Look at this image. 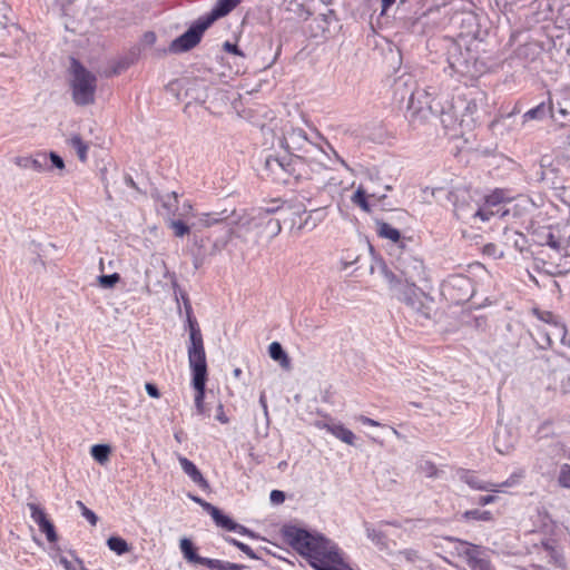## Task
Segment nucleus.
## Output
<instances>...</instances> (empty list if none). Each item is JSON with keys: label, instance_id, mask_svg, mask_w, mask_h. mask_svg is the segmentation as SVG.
<instances>
[{"label": "nucleus", "instance_id": "obj_1", "mask_svg": "<svg viewBox=\"0 0 570 570\" xmlns=\"http://www.w3.org/2000/svg\"><path fill=\"white\" fill-rule=\"evenodd\" d=\"M282 537L301 556L308 558L316 570H353L344 562L338 547L323 534L296 525H284Z\"/></svg>", "mask_w": 570, "mask_h": 570}, {"label": "nucleus", "instance_id": "obj_2", "mask_svg": "<svg viewBox=\"0 0 570 570\" xmlns=\"http://www.w3.org/2000/svg\"><path fill=\"white\" fill-rule=\"evenodd\" d=\"M281 146L288 153V157L298 158L304 161V168L309 167L312 171L333 169L332 165L320 160L314 153H328L318 146L317 141L309 139L304 129L293 127L285 128L281 138Z\"/></svg>", "mask_w": 570, "mask_h": 570}, {"label": "nucleus", "instance_id": "obj_3", "mask_svg": "<svg viewBox=\"0 0 570 570\" xmlns=\"http://www.w3.org/2000/svg\"><path fill=\"white\" fill-rule=\"evenodd\" d=\"M532 314L537 322L533 324L530 335L538 348H551L554 340L564 337L567 325L561 316L540 308H533Z\"/></svg>", "mask_w": 570, "mask_h": 570}, {"label": "nucleus", "instance_id": "obj_4", "mask_svg": "<svg viewBox=\"0 0 570 570\" xmlns=\"http://www.w3.org/2000/svg\"><path fill=\"white\" fill-rule=\"evenodd\" d=\"M70 88L72 100L77 106H88L95 102L97 77L79 60L70 61Z\"/></svg>", "mask_w": 570, "mask_h": 570}, {"label": "nucleus", "instance_id": "obj_5", "mask_svg": "<svg viewBox=\"0 0 570 570\" xmlns=\"http://www.w3.org/2000/svg\"><path fill=\"white\" fill-rule=\"evenodd\" d=\"M264 170L273 180L286 183L288 177L301 179L307 176L304 169V161L298 158L266 156Z\"/></svg>", "mask_w": 570, "mask_h": 570}, {"label": "nucleus", "instance_id": "obj_6", "mask_svg": "<svg viewBox=\"0 0 570 570\" xmlns=\"http://www.w3.org/2000/svg\"><path fill=\"white\" fill-rule=\"evenodd\" d=\"M433 95L434 92H430L428 89H415L409 97L407 107L416 111H421L426 108L434 116H440L442 118V122L446 121L444 117H448L450 120H452L454 117L453 106L449 101H445V105H443V97H432Z\"/></svg>", "mask_w": 570, "mask_h": 570}, {"label": "nucleus", "instance_id": "obj_7", "mask_svg": "<svg viewBox=\"0 0 570 570\" xmlns=\"http://www.w3.org/2000/svg\"><path fill=\"white\" fill-rule=\"evenodd\" d=\"M570 168V151L556 158L544 155L540 159V180L553 188H559L566 180V171Z\"/></svg>", "mask_w": 570, "mask_h": 570}, {"label": "nucleus", "instance_id": "obj_8", "mask_svg": "<svg viewBox=\"0 0 570 570\" xmlns=\"http://www.w3.org/2000/svg\"><path fill=\"white\" fill-rule=\"evenodd\" d=\"M188 363L191 372V381H207V362L204 347V340L200 331L193 330L189 333L187 346Z\"/></svg>", "mask_w": 570, "mask_h": 570}, {"label": "nucleus", "instance_id": "obj_9", "mask_svg": "<svg viewBox=\"0 0 570 570\" xmlns=\"http://www.w3.org/2000/svg\"><path fill=\"white\" fill-rule=\"evenodd\" d=\"M396 269L404 277V282L429 283V272L422 258L409 250H402L396 258Z\"/></svg>", "mask_w": 570, "mask_h": 570}, {"label": "nucleus", "instance_id": "obj_10", "mask_svg": "<svg viewBox=\"0 0 570 570\" xmlns=\"http://www.w3.org/2000/svg\"><path fill=\"white\" fill-rule=\"evenodd\" d=\"M442 295L453 304L468 302L473 295L472 279L462 274L450 275L441 285Z\"/></svg>", "mask_w": 570, "mask_h": 570}, {"label": "nucleus", "instance_id": "obj_11", "mask_svg": "<svg viewBox=\"0 0 570 570\" xmlns=\"http://www.w3.org/2000/svg\"><path fill=\"white\" fill-rule=\"evenodd\" d=\"M209 27L208 22L199 17L181 36L171 41L168 51L180 53L193 49L200 42L204 32Z\"/></svg>", "mask_w": 570, "mask_h": 570}, {"label": "nucleus", "instance_id": "obj_12", "mask_svg": "<svg viewBox=\"0 0 570 570\" xmlns=\"http://www.w3.org/2000/svg\"><path fill=\"white\" fill-rule=\"evenodd\" d=\"M417 283L404 282L399 283L395 295L399 301L404 303L413 312L429 317V307L424 304L422 297L425 296L424 292L416 286Z\"/></svg>", "mask_w": 570, "mask_h": 570}, {"label": "nucleus", "instance_id": "obj_13", "mask_svg": "<svg viewBox=\"0 0 570 570\" xmlns=\"http://www.w3.org/2000/svg\"><path fill=\"white\" fill-rule=\"evenodd\" d=\"M27 507L30 510L31 519L39 527V530L46 534L47 540L50 543L56 542L58 540L56 528L53 523L48 519L45 510L35 502H29Z\"/></svg>", "mask_w": 570, "mask_h": 570}, {"label": "nucleus", "instance_id": "obj_14", "mask_svg": "<svg viewBox=\"0 0 570 570\" xmlns=\"http://www.w3.org/2000/svg\"><path fill=\"white\" fill-rule=\"evenodd\" d=\"M13 163L23 169H32L37 173L49 170L47 153H37L35 156H17Z\"/></svg>", "mask_w": 570, "mask_h": 570}, {"label": "nucleus", "instance_id": "obj_15", "mask_svg": "<svg viewBox=\"0 0 570 570\" xmlns=\"http://www.w3.org/2000/svg\"><path fill=\"white\" fill-rule=\"evenodd\" d=\"M320 429L326 430L328 433L334 435L336 439L341 440L342 442L348 444V445H355L356 436L355 434L345 428L341 423H334V422H317L316 424Z\"/></svg>", "mask_w": 570, "mask_h": 570}, {"label": "nucleus", "instance_id": "obj_16", "mask_svg": "<svg viewBox=\"0 0 570 570\" xmlns=\"http://www.w3.org/2000/svg\"><path fill=\"white\" fill-rule=\"evenodd\" d=\"M240 2L242 0H217L210 12L202 17L212 26L217 19L230 13Z\"/></svg>", "mask_w": 570, "mask_h": 570}, {"label": "nucleus", "instance_id": "obj_17", "mask_svg": "<svg viewBox=\"0 0 570 570\" xmlns=\"http://www.w3.org/2000/svg\"><path fill=\"white\" fill-rule=\"evenodd\" d=\"M178 461L184 473L187 474L195 484H197L202 490L209 489L208 481L204 478L199 469L190 460L179 455Z\"/></svg>", "mask_w": 570, "mask_h": 570}, {"label": "nucleus", "instance_id": "obj_18", "mask_svg": "<svg viewBox=\"0 0 570 570\" xmlns=\"http://www.w3.org/2000/svg\"><path fill=\"white\" fill-rule=\"evenodd\" d=\"M459 478L462 482L466 483L473 490L481 491H498L495 484L481 480L474 472L469 470H461L458 472Z\"/></svg>", "mask_w": 570, "mask_h": 570}, {"label": "nucleus", "instance_id": "obj_19", "mask_svg": "<svg viewBox=\"0 0 570 570\" xmlns=\"http://www.w3.org/2000/svg\"><path fill=\"white\" fill-rule=\"evenodd\" d=\"M554 117L553 114V104L551 98L549 97L547 101L540 102L538 106L529 109L527 112L523 114V122H527L529 120H542L546 117Z\"/></svg>", "mask_w": 570, "mask_h": 570}, {"label": "nucleus", "instance_id": "obj_20", "mask_svg": "<svg viewBox=\"0 0 570 570\" xmlns=\"http://www.w3.org/2000/svg\"><path fill=\"white\" fill-rule=\"evenodd\" d=\"M508 213V210H501V208L492 209L488 207L487 204L479 205L475 203V208H472L470 213H462L460 210V215L466 217V216H474L475 219H480L482 222H489L492 216H504Z\"/></svg>", "mask_w": 570, "mask_h": 570}, {"label": "nucleus", "instance_id": "obj_21", "mask_svg": "<svg viewBox=\"0 0 570 570\" xmlns=\"http://www.w3.org/2000/svg\"><path fill=\"white\" fill-rule=\"evenodd\" d=\"M317 138L322 141L318 142V146H322L327 153L328 156L323 153H314V155L324 163V160L321 158H326L331 164L333 163H340L343 167L346 169H350L347 163L337 154V151L334 149V147L318 132L316 134Z\"/></svg>", "mask_w": 570, "mask_h": 570}, {"label": "nucleus", "instance_id": "obj_22", "mask_svg": "<svg viewBox=\"0 0 570 570\" xmlns=\"http://www.w3.org/2000/svg\"><path fill=\"white\" fill-rule=\"evenodd\" d=\"M450 540L456 543L455 553L460 558L464 559L466 564L471 561L470 557H475L483 548L482 546L473 544L460 539L450 538Z\"/></svg>", "mask_w": 570, "mask_h": 570}, {"label": "nucleus", "instance_id": "obj_23", "mask_svg": "<svg viewBox=\"0 0 570 570\" xmlns=\"http://www.w3.org/2000/svg\"><path fill=\"white\" fill-rule=\"evenodd\" d=\"M471 561L468 563L470 570H497L492 564L489 551L482 548L475 557H470Z\"/></svg>", "mask_w": 570, "mask_h": 570}, {"label": "nucleus", "instance_id": "obj_24", "mask_svg": "<svg viewBox=\"0 0 570 570\" xmlns=\"http://www.w3.org/2000/svg\"><path fill=\"white\" fill-rule=\"evenodd\" d=\"M511 200L508 191L504 189L497 188L484 197V204L492 209L501 208L503 210V204Z\"/></svg>", "mask_w": 570, "mask_h": 570}, {"label": "nucleus", "instance_id": "obj_25", "mask_svg": "<svg viewBox=\"0 0 570 570\" xmlns=\"http://www.w3.org/2000/svg\"><path fill=\"white\" fill-rule=\"evenodd\" d=\"M373 198L376 202H381L386 197L385 194L376 195L375 193L366 195L365 190L362 188H357V190L354 193L352 200L354 204L360 206L365 213H371V204L367 198Z\"/></svg>", "mask_w": 570, "mask_h": 570}, {"label": "nucleus", "instance_id": "obj_26", "mask_svg": "<svg viewBox=\"0 0 570 570\" xmlns=\"http://www.w3.org/2000/svg\"><path fill=\"white\" fill-rule=\"evenodd\" d=\"M179 548H180V551H181L184 558L188 562L200 564L202 561H204V557L199 556L196 552V548H195V546H194V543L191 542L190 539L183 538L180 540Z\"/></svg>", "mask_w": 570, "mask_h": 570}, {"label": "nucleus", "instance_id": "obj_27", "mask_svg": "<svg viewBox=\"0 0 570 570\" xmlns=\"http://www.w3.org/2000/svg\"><path fill=\"white\" fill-rule=\"evenodd\" d=\"M255 209H252L250 213H246L243 216L238 217L234 223L239 226L246 228L247 230L258 229V233L265 228L266 220H254Z\"/></svg>", "mask_w": 570, "mask_h": 570}, {"label": "nucleus", "instance_id": "obj_28", "mask_svg": "<svg viewBox=\"0 0 570 570\" xmlns=\"http://www.w3.org/2000/svg\"><path fill=\"white\" fill-rule=\"evenodd\" d=\"M365 533L368 540H371L376 547L380 549H384L387 547L386 534L380 530L374 528L370 522H364Z\"/></svg>", "mask_w": 570, "mask_h": 570}, {"label": "nucleus", "instance_id": "obj_29", "mask_svg": "<svg viewBox=\"0 0 570 570\" xmlns=\"http://www.w3.org/2000/svg\"><path fill=\"white\" fill-rule=\"evenodd\" d=\"M305 218L303 219V227L308 229L315 228L321 222H323L326 217V208L321 207L316 209H312L309 212H305Z\"/></svg>", "mask_w": 570, "mask_h": 570}, {"label": "nucleus", "instance_id": "obj_30", "mask_svg": "<svg viewBox=\"0 0 570 570\" xmlns=\"http://www.w3.org/2000/svg\"><path fill=\"white\" fill-rule=\"evenodd\" d=\"M206 382L207 381H191V385L196 392L195 394V407H196V412L197 414L199 415H204L205 414V404H204V400H205V390H206Z\"/></svg>", "mask_w": 570, "mask_h": 570}, {"label": "nucleus", "instance_id": "obj_31", "mask_svg": "<svg viewBox=\"0 0 570 570\" xmlns=\"http://www.w3.org/2000/svg\"><path fill=\"white\" fill-rule=\"evenodd\" d=\"M161 207L166 210L168 218L175 217L178 209V195L176 191L168 193L160 197Z\"/></svg>", "mask_w": 570, "mask_h": 570}, {"label": "nucleus", "instance_id": "obj_32", "mask_svg": "<svg viewBox=\"0 0 570 570\" xmlns=\"http://www.w3.org/2000/svg\"><path fill=\"white\" fill-rule=\"evenodd\" d=\"M268 353L269 356L276 361L279 362L281 366L287 368L289 367V358L284 351L283 346L278 342H273L268 346Z\"/></svg>", "mask_w": 570, "mask_h": 570}, {"label": "nucleus", "instance_id": "obj_33", "mask_svg": "<svg viewBox=\"0 0 570 570\" xmlns=\"http://www.w3.org/2000/svg\"><path fill=\"white\" fill-rule=\"evenodd\" d=\"M209 514L218 527H220L227 531H233V529H235L236 522L233 519H230L228 515L224 514L215 505L212 509V511L209 512Z\"/></svg>", "mask_w": 570, "mask_h": 570}, {"label": "nucleus", "instance_id": "obj_34", "mask_svg": "<svg viewBox=\"0 0 570 570\" xmlns=\"http://www.w3.org/2000/svg\"><path fill=\"white\" fill-rule=\"evenodd\" d=\"M68 144L76 150L79 160L85 163L87 160V153L89 148L88 144L85 142L79 135H72L68 139Z\"/></svg>", "mask_w": 570, "mask_h": 570}, {"label": "nucleus", "instance_id": "obj_35", "mask_svg": "<svg viewBox=\"0 0 570 570\" xmlns=\"http://www.w3.org/2000/svg\"><path fill=\"white\" fill-rule=\"evenodd\" d=\"M377 234L380 237L391 239L394 243L401 239L400 230L385 222H377Z\"/></svg>", "mask_w": 570, "mask_h": 570}, {"label": "nucleus", "instance_id": "obj_36", "mask_svg": "<svg viewBox=\"0 0 570 570\" xmlns=\"http://www.w3.org/2000/svg\"><path fill=\"white\" fill-rule=\"evenodd\" d=\"M111 449L108 444H95L91 446V456L100 464L108 461Z\"/></svg>", "mask_w": 570, "mask_h": 570}, {"label": "nucleus", "instance_id": "obj_37", "mask_svg": "<svg viewBox=\"0 0 570 570\" xmlns=\"http://www.w3.org/2000/svg\"><path fill=\"white\" fill-rule=\"evenodd\" d=\"M108 548L117 553L118 556H122L129 551V546L126 540L120 537H110L107 540Z\"/></svg>", "mask_w": 570, "mask_h": 570}, {"label": "nucleus", "instance_id": "obj_38", "mask_svg": "<svg viewBox=\"0 0 570 570\" xmlns=\"http://www.w3.org/2000/svg\"><path fill=\"white\" fill-rule=\"evenodd\" d=\"M559 233L560 229H551L548 228L542 232V245H548L550 248L556 250V247H561V243H559Z\"/></svg>", "mask_w": 570, "mask_h": 570}, {"label": "nucleus", "instance_id": "obj_39", "mask_svg": "<svg viewBox=\"0 0 570 570\" xmlns=\"http://www.w3.org/2000/svg\"><path fill=\"white\" fill-rule=\"evenodd\" d=\"M462 519L465 521H490L492 520V513L488 510L472 509L463 512Z\"/></svg>", "mask_w": 570, "mask_h": 570}, {"label": "nucleus", "instance_id": "obj_40", "mask_svg": "<svg viewBox=\"0 0 570 570\" xmlns=\"http://www.w3.org/2000/svg\"><path fill=\"white\" fill-rule=\"evenodd\" d=\"M228 216L226 215V210H223L220 213H206L203 214L199 218V222L205 227H210L215 224H218L225 219H227Z\"/></svg>", "mask_w": 570, "mask_h": 570}, {"label": "nucleus", "instance_id": "obj_41", "mask_svg": "<svg viewBox=\"0 0 570 570\" xmlns=\"http://www.w3.org/2000/svg\"><path fill=\"white\" fill-rule=\"evenodd\" d=\"M181 297L184 301V308H185V313H186V321L188 324L189 333H193L194 328H195V331H200L197 320L194 316L193 307H191V304H190L188 297L186 295H183Z\"/></svg>", "mask_w": 570, "mask_h": 570}, {"label": "nucleus", "instance_id": "obj_42", "mask_svg": "<svg viewBox=\"0 0 570 570\" xmlns=\"http://www.w3.org/2000/svg\"><path fill=\"white\" fill-rule=\"evenodd\" d=\"M266 225L263 230L259 232L261 235L266 234L268 237L273 238L277 236L282 230V225L279 219L276 218H265Z\"/></svg>", "mask_w": 570, "mask_h": 570}, {"label": "nucleus", "instance_id": "obj_43", "mask_svg": "<svg viewBox=\"0 0 570 570\" xmlns=\"http://www.w3.org/2000/svg\"><path fill=\"white\" fill-rule=\"evenodd\" d=\"M168 226L174 230L176 237H184L189 234L190 228L180 219L168 218Z\"/></svg>", "mask_w": 570, "mask_h": 570}, {"label": "nucleus", "instance_id": "obj_44", "mask_svg": "<svg viewBox=\"0 0 570 570\" xmlns=\"http://www.w3.org/2000/svg\"><path fill=\"white\" fill-rule=\"evenodd\" d=\"M559 243H561V247H556V252L559 253L563 257L570 256V234L566 235V233H559Z\"/></svg>", "mask_w": 570, "mask_h": 570}, {"label": "nucleus", "instance_id": "obj_45", "mask_svg": "<svg viewBox=\"0 0 570 570\" xmlns=\"http://www.w3.org/2000/svg\"><path fill=\"white\" fill-rule=\"evenodd\" d=\"M558 483L563 489H570V464H562L558 475Z\"/></svg>", "mask_w": 570, "mask_h": 570}, {"label": "nucleus", "instance_id": "obj_46", "mask_svg": "<svg viewBox=\"0 0 570 570\" xmlns=\"http://www.w3.org/2000/svg\"><path fill=\"white\" fill-rule=\"evenodd\" d=\"M120 281V275L118 273H112L109 275H101L98 277L99 285L102 288H111Z\"/></svg>", "mask_w": 570, "mask_h": 570}, {"label": "nucleus", "instance_id": "obj_47", "mask_svg": "<svg viewBox=\"0 0 570 570\" xmlns=\"http://www.w3.org/2000/svg\"><path fill=\"white\" fill-rule=\"evenodd\" d=\"M472 208H475V204H458L455 203L454 204V214L455 216L461 219V220H470V219H474V216H462L460 215V210H462V213H470Z\"/></svg>", "mask_w": 570, "mask_h": 570}, {"label": "nucleus", "instance_id": "obj_48", "mask_svg": "<svg viewBox=\"0 0 570 570\" xmlns=\"http://www.w3.org/2000/svg\"><path fill=\"white\" fill-rule=\"evenodd\" d=\"M279 209V207L256 208L254 220H265V218H272V215Z\"/></svg>", "mask_w": 570, "mask_h": 570}, {"label": "nucleus", "instance_id": "obj_49", "mask_svg": "<svg viewBox=\"0 0 570 570\" xmlns=\"http://www.w3.org/2000/svg\"><path fill=\"white\" fill-rule=\"evenodd\" d=\"M420 470L428 478H434V476L438 475V468L431 461H423V462H421Z\"/></svg>", "mask_w": 570, "mask_h": 570}, {"label": "nucleus", "instance_id": "obj_50", "mask_svg": "<svg viewBox=\"0 0 570 570\" xmlns=\"http://www.w3.org/2000/svg\"><path fill=\"white\" fill-rule=\"evenodd\" d=\"M77 504L81 508V514L82 517L88 520V522L91 524V525H96L97 522H98V517L97 514L88 509L81 501H77Z\"/></svg>", "mask_w": 570, "mask_h": 570}, {"label": "nucleus", "instance_id": "obj_51", "mask_svg": "<svg viewBox=\"0 0 570 570\" xmlns=\"http://www.w3.org/2000/svg\"><path fill=\"white\" fill-rule=\"evenodd\" d=\"M48 161H51V167H55L57 169L62 170L65 168V161L55 151H50L47 154Z\"/></svg>", "mask_w": 570, "mask_h": 570}, {"label": "nucleus", "instance_id": "obj_52", "mask_svg": "<svg viewBox=\"0 0 570 570\" xmlns=\"http://www.w3.org/2000/svg\"><path fill=\"white\" fill-rule=\"evenodd\" d=\"M523 478V472H513L504 482L500 484V487L510 488L514 487L519 483V481Z\"/></svg>", "mask_w": 570, "mask_h": 570}, {"label": "nucleus", "instance_id": "obj_53", "mask_svg": "<svg viewBox=\"0 0 570 570\" xmlns=\"http://www.w3.org/2000/svg\"><path fill=\"white\" fill-rule=\"evenodd\" d=\"M9 8L6 2L0 1V28L4 29L9 22L8 17Z\"/></svg>", "mask_w": 570, "mask_h": 570}, {"label": "nucleus", "instance_id": "obj_54", "mask_svg": "<svg viewBox=\"0 0 570 570\" xmlns=\"http://www.w3.org/2000/svg\"><path fill=\"white\" fill-rule=\"evenodd\" d=\"M384 276L394 292L397 291L399 283H403L393 272L385 271Z\"/></svg>", "mask_w": 570, "mask_h": 570}, {"label": "nucleus", "instance_id": "obj_55", "mask_svg": "<svg viewBox=\"0 0 570 570\" xmlns=\"http://www.w3.org/2000/svg\"><path fill=\"white\" fill-rule=\"evenodd\" d=\"M187 497L194 501L195 503L199 504L206 512H210L212 509L214 508V505L205 500H203L202 498H199L198 495H195V494H191V493H188Z\"/></svg>", "mask_w": 570, "mask_h": 570}, {"label": "nucleus", "instance_id": "obj_56", "mask_svg": "<svg viewBox=\"0 0 570 570\" xmlns=\"http://www.w3.org/2000/svg\"><path fill=\"white\" fill-rule=\"evenodd\" d=\"M223 561L224 560L212 559V558L204 557V561H202L200 564L205 566V567H207L209 569H213V570H220Z\"/></svg>", "mask_w": 570, "mask_h": 570}, {"label": "nucleus", "instance_id": "obj_57", "mask_svg": "<svg viewBox=\"0 0 570 570\" xmlns=\"http://www.w3.org/2000/svg\"><path fill=\"white\" fill-rule=\"evenodd\" d=\"M400 556L410 562H415L420 559L419 552L414 549H405L400 551Z\"/></svg>", "mask_w": 570, "mask_h": 570}, {"label": "nucleus", "instance_id": "obj_58", "mask_svg": "<svg viewBox=\"0 0 570 570\" xmlns=\"http://www.w3.org/2000/svg\"><path fill=\"white\" fill-rule=\"evenodd\" d=\"M223 48L225 51L229 53H234L237 56H244V53L239 50L238 46L236 43H232L229 41L224 42Z\"/></svg>", "mask_w": 570, "mask_h": 570}, {"label": "nucleus", "instance_id": "obj_59", "mask_svg": "<svg viewBox=\"0 0 570 570\" xmlns=\"http://www.w3.org/2000/svg\"><path fill=\"white\" fill-rule=\"evenodd\" d=\"M355 420L364 425H370V426H381V423L373 420V419H370L365 415H357L355 416Z\"/></svg>", "mask_w": 570, "mask_h": 570}, {"label": "nucleus", "instance_id": "obj_60", "mask_svg": "<svg viewBox=\"0 0 570 570\" xmlns=\"http://www.w3.org/2000/svg\"><path fill=\"white\" fill-rule=\"evenodd\" d=\"M246 566L239 563H233L229 561H223L220 570H245Z\"/></svg>", "mask_w": 570, "mask_h": 570}, {"label": "nucleus", "instance_id": "obj_61", "mask_svg": "<svg viewBox=\"0 0 570 570\" xmlns=\"http://www.w3.org/2000/svg\"><path fill=\"white\" fill-rule=\"evenodd\" d=\"M145 390L150 397L158 399L160 396L158 387L153 383H146Z\"/></svg>", "mask_w": 570, "mask_h": 570}, {"label": "nucleus", "instance_id": "obj_62", "mask_svg": "<svg viewBox=\"0 0 570 570\" xmlns=\"http://www.w3.org/2000/svg\"><path fill=\"white\" fill-rule=\"evenodd\" d=\"M284 500H285V494H284V492H283V491H279V490H273V491L271 492V501H272L273 503L278 504V503L284 502Z\"/></svg>", "mask_w": 570, "mask_h": 570}, {"label": "nucleus", "instance_id": "obj_63", "mask_svg": "<svg viewBox=\"0 0 570 570\" xmlns=\"http://www.w3.org/2000/svg\"><path fill=\"white\" fill-rule=\"evenodd\" d=\"M495 499H497V497L492 495V494L480 495L476 500V503L480 505H488V504L493 503L495 501Z\"/></svg>", "mask_w": 570, "mask_h": 570}, {"label": "nucleus", "instance_id": "obj_64", "mask_svg": "<svg viewBox=\"0 0 570 570\" xmlns=\"http://www.w3.org/2000/svg\"><path fill=\"white\" fill-rule=\"evenodd\" d=\"M242 552H244L248 558L257 560L259 557L256 554V552L246 543H243L240 549Z\"/></svg>", "mask_w": 570, "mask_h": 570}]
</instances>
